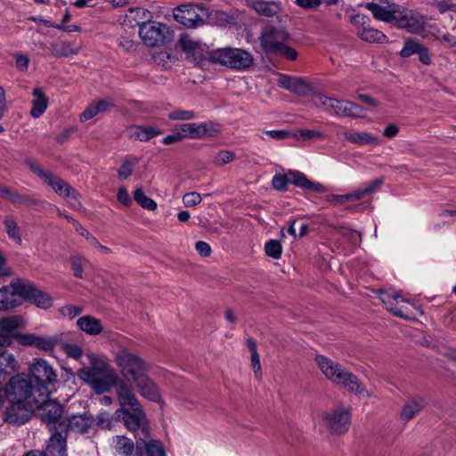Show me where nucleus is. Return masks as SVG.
I'll return each instance as SVG.
<instances>
[{
  "label": "nucleus",
  "instance_id": "f257e3e1",
  "mask_svg": "<svg viewBox=\"0 0 456 456\" xmlns=\"http://www.w3.org/2000/svg\"><path fill=\"white\" fill-rule=\"evenodd\" d=\"M20 299L42 309L53 305L52 297L26 280H16L0 289V309L8 310L20 304Z\"/></svg>",
  "mask_w": 456,
  "mask_h": 456
},
{
  "label": "nucleus",
  "instance_id": "f03ea898",
  "mask_svg": "<svg viewBox=\"0 0 456 456\" xmlns=\"http://www.w3.org/2000/svg\"><path fill=\"white\" fill-rule=\"evenodd\" d=\"M364 6L376 20L391 23L411 33H417L423 28L424 20L419 14L398 4L380 0L366 3Z\"/></svg>",
  "mask_w": 456,
  "mask_h": 456
},
{
  "label": "nucleus",
  "instance_id": "7ed1b4c3",
  "mask_svg": "<svg viewBox=\"0 0 456 456\" xmlns=\"http://www.w3.org/2000/svg\"><path fill=\"white\" fill-rule=\"evenodd\" d=\"M86 357L90 366L77 370V377L87 383L96 394L109 392L122 381L118 382V376L105 358L86 353Z\"/></svg>",
  "mask_w": 456,
  "mask_h": 456
},
{
  "label": "nucleus",
  "instance_id": "20e7f679",
  "mask_svg": "<svg viewBox=\"0 0 456 456\" xmlns=\"http://www.w3.org/2000/svg\"><path fill=\"white\" fill-rule=\"evenodd\" d=\"M117 398L121 408L116 411L121 417L126 427L132 430L149 436L146 416L133 388L125 381L117 386Z\"/></svg>",
  "mask_w": 456,
  "mask_h": 456
},
{
  "label": "nucleus",
  "instance_id": "39448f33",
  "mask_svg": "<svg viewBox=\"0 0 456 456\" xmlns=\"http://www.w3.org/2000/svg\"><path fill=\"white\" fill-rule=\"evenodd\" d=\"M315 362L322 373L333 384L343 387L349 393L363 397L370 396L358 378L339 363L323 355H317Z\"/></svg>",
  "mask_w": 456,
  "mask_h": 456
},
{
  "label": "nucleus",
  "instance_id": "423d86ee",
  "mask_svg": "<svg viewBox=\"0 0 456 456\" xmlns=\"http://www.w3.org/2000/svg\"><path fill=\"white\" fill-rule=\"evenodd\" d=\"M312 102L314 106L322 108L331 116L340 118L351 117L354 118L364 116L363 109L360 105L350 101L328 97L321 93L314 94Z\"/></svg>",
  "mask_w": 456,
  "mask_h": 456
},
{
  "label": "nucleus",
  "instance_id": "0eeeda50",
  "mask_svg": "<svg viewBox=\"0 0 456 456\" xmlns=\"http://www.w3.org/2000/svg\"><path fill=\"white\" fill-rule=\"evenodd\" d=\"M8 401H20L37 404L42 400L37 388L27 374H17L4 387Z\"/></svg>",
  "mask_w": 456,
  "mask_h": 456
},
{
  "label": "nucleus",
  "instance_id": "6e6552de",
  "mask_svg": "<svg viewBox=\"0 0 456 456\" xmlns=\"http://www.w3.org/2000/svg\"><path fill=\"white\" fill-rule=\"evenodd\" d=\"M27 375L37 387L41 399L49 396L58 377L53 366L46 360L41 358L35 360L29 365Z\"/></svg>",
  "mask_w": 456,
  "mask_h": 456
},
{
  "label": "nucleus",
  "instance_id": "1a4fd4ad",
  "mask_svg": "<svg viewBox=\"0 0 456 456\" xmlns=\"http://www.w3.org/2000/svg\"><path fill=\"white\" fill-rule=\"evenodd\" d=\"M114 360L120 374L127 381L134 382L148 370L145 361L126 347H120L115 353Z\"/></svg>",
  "mask_w": 456,
  "mask_h": 456
},
{
  "label": "nucleus",
  "instance_id": "9d476101",
  "mask_svg": "<svg viewBox=\"0 0 456 456\" xmlns=\"http://www.w3.org/2000/svg\"><path fill=\"white\" fill-rule=\"evenodd\" d=\"M209 60L223 66H227L235 69H244L248 68L253 58L251 54L240 48H220L209 54Z\"/></svg>",
  "mask_w": 456,
  "mask_h": 456
},
{
  "label": "nucleus",
  "instance_id": "9b49d317",
  "mask_svg": "<svg viewBox=\"0 0 456 456\" xmlns=\"http://www.w3.org/2000/svg\"><path fill=\"white\" fill-rule=\"evenodd\" d=\"M31 168L33 172L44 180V182L47 183L56 193L66 198L72 208H77L80 206L77 192L64 180L48 171L44 170L39 165H33Z\"/></svg>",
  "mask_w": 456,
  "mask_h": 456
},
{
  "label": "nucleus",
  "instance_id": "f8f14e48",
  "mask_svg": "<svg viewBox=\"0 0 456 456\" xmlns=\"http://www.w3.org/2000/svg\"><path fill=\"white\" fill-rule=\"evenodd\" d=\"M139 35L146 45L152 47L162 45L171 38V32L166 24L152 20L139 21Z\"/></svg>",
  "mask_w": 456,
  "mask_h": 456
},
{
  "label": "nucleus",
  "instance_id": "ddd939ff",
  "mask_svg": "<svg viewBox=\"0 0 456 456\" xmlns=\"http://www.w3.org/2000/svg\"><path fill=\"white\" fill-rule=\"evenodd\" d=\"M36 411L51 431L60 430L63 426V407L59 403L48 400V397L44 398L38 403Z\"/></svg>",
  "mask_w": 456,
  "mask_h": 456
},
{
  "label": "nucleus",
  "instance_id": "4468645a",
  "mask_svg": "<svg viewBox=\"0 0 456 456\" xmlns=\"http://www.w3.org/2000/svg\"><path fill=\"white\" fill-rule=\"evenodd\" d=\"M291 180H289L286 175H275L272 180V185L275 190L284 191L287 188L289 183L300 187L305 190H308L315 192H326L327 188L317 182L310 181L306 175L299 171L289 172Z\"/></svg>",
  "mask_w": 456,
  "mask_h": 456
},
{
  "label": "nucleus",
  "instance_id": "2eb2a0df",
  "mask_svg": "<svg viewBox=\"0 0 456 456\" xmlns=\"http://www.w3.org/2000/svg\"><path fill=\"white\" fill-rule=\"evenodd\" d=\"M351 412L349 408L337 407L322 414V422L327 429L336 435L344 434L350 425Z\"/></svg>",
  "mask_w": 456,
  "mask_h": 456
},
{
  "label": "nucleus",
  "instance_id": "dca6fc26",
  "mask_svg": "<svg viewBox=\"0 0 456 456\" xmlns=\"http://www.w3.org/2000/svg\"><path fill=\"white\" fill-rule=\"evenodd\" d=\"M37 404L20 401H9L4 413L5 422L12 425H22L28 421L36 412Z\"/></svg>",
  "mask_w": 456,
  "mask_h": 456
},
{
  "label": "nucleus",
  "instance_id": "f3484780",
  "mask_svg": "<svg viewBox=\"0 0 456 456\" xmlns=\"http://www.w3.org/2000/svg\"><path fill=\"white\" fill-rule=\"evenodd\" d=\"M351 22L357 27V35L362 40L376 44L387 42V37L383 32L370 27V19L367 15L357 13L352 16Z\"/></svg>",
  "mask_w": 456,
  "mask_h": 456
},
{
  "label": "nucleus",
  "instance_id": "a211bd4d",
  "mask_svg": "<svg viewBox=\"0 0 456 456\" xmlns=\"http://www.w3.org/2000/svg\"><path fill=\"white\" fill-rule=\"evenodd\" d=\"M379 298L387 309L395 315L407 320L414 318L413 314L407 306L399 305L400 303L411 304V301L400 292L395 290L381 291Z\"/></svg>",
  "mask_w": 456,
  "mask_h": 456
},
{
  "label": "nucleus",
  "instance_id": "6ab92c4d",
  "mask_svg": "<svg viewBox=\"0 0 456 456\" xmlns=\"http://www.w3.org/2000/svg\"><path fill=\"white\" fill-rule=\"evenodd\" d=\"M132 384L134 387L131 384L128 385L134 391L136 390L142 397L153 403H161L162 395L160 389L157 383L147 375V372L138 376Z\"/></svg>",
  "mask_w": 456,
  "mask_h": 456
},
{
  "label": "nucleus",
  "instance_id": "aec40b11",
  "mask_svg": "<svg viewBox=\"0 0 456 456\" xmlns=\"http://www.w3.org/2000/svg\"><path fill=\"white\" fill-rule=\"evenodd\" d=\"M289 35L283 29L267 28L261 36V45L268 53L275 54L288 40Z\"/></svg>",
  "mask_w": 456,
  "mask_h": 456
},
{
  "label": "nucleus",
  "instance_id": "412c9836",
  "mask_svg": "<svg viewBox=\"0 0 456 456\" xmlns=\"http://www.w3.org/2000/svg\"><path fill=\"white\" fill-rule=\"evenodd\" d=\"M18 341L23 346H35L43 351L53 350L61 341V335L39 336L25 334L18 337Z\"/></svg>",
  "mask_w": 456,
  "mask_h": 456
},
{
  "label": "nucleus",
  "instance_id": "4be33fe9",
  "mask_svg": "<svg viewBox=\"0 0 456 456\" xmlns=\"http://www.w3.org/2000/svg\"><path fill=\"white\" fill-rule=\"evenodd\" d=\"M175 20L187 28H197L204 23L195 6L183 4L174 10Z\"/></svg>",
  "mask_w": 456,
  "mask_h": 456
},
{
  "label": "nucleus",
  "instance_id": "5701e85b",
  "mask_svg": "<svg viewBox=\"0 0 456 456\" xmlns=\"http://www.w3.org/2000/svg\"><path fill=\"white\" fill-rule=\"evenodd\" d=\"M278 85L300 96H305L312 91L311 85L305 78L284 74L279 77Z\"/></svg>",
  "mask_w": 456,
  "mask_h": 456
},
{
  "label": "nucleus",
  "instance_id": "b1692460",
  "mask_svg": "<svg viewBox=\"0 0 456 456\" xmlns=\"http://www.w3.org/2000/svg\"><path fill=\"white\" fill-rule=\"evenodd\" d=\"M94 419L87 413L71 415L67 419H63V426L60 430L63 433L68 430L76 433H86L93 425Z\"/></svg>",
  "mask_w": 456,
  "mask_h": 456
},
{
  "label": "nucleus",
  "instance_id": "393cba45",
  "mask_svg": "<svg viewBox=\"0 0 456 456\" xmlns=\"http://www.w3.org/2000/svg\"><path fill=\"white\" fill-rule=\"evenodd\" d=\"M44 455L67 456L66 437L61 430L52 431Z\"/></svg>",
  "mask_w": 456,
  "mask_h": 456
},
{
  "label": "nucleus",
  "instance_id": "a878e982",
  "mask_svg": "<svg viewBox=\"0 0 456 456\" xmlns=\"http://www.w3.org/2000/svg\"><path fill=\"white\" fill-rule=\"evenodd\" d=\"M127 136L133 140L147 142L161 134L163 130L151 126L132 125L127 127Z\"/></svg>",
  "mask_w": 456,
  "mask_h": 456
},
{
  "label": "nucleus",
  "instance_id": "bb28decb",
  "mask_svg": "<svg viewBox=\"0 0 456 456\" xmlns=\"http://www.w3.org/2000/svg\"><path fill=\"white\" fill-rule=\"evenodd\" d=\"M341 134L345 141L359 146L379 145L381 143V140L378 136L370 133L350 131L343 132Z\"/></svg>",
  "mask_w": 456,
  "mask_h": 456
},
{
  "label": "nucleus",
  "instance_id": "cd10ccee",
  "mask_svg": "<svg viewBox=\"0 0 456 456\" xmlns=\"http://www.w3.org/2000/svg\"><path fill=\"white\" fill-rule=\"evenodd\" d=\"M78 329L90 336H97L103 332L104 326L101 320L93 315H83L77 320Z\"/></svg>",
  "mask_w": 456,
  "mask_h": 456
},
{
  "label": "nucleus",
  "instance_id": "c85d7f7f",
  "mask_svg": "<svg viewBox=\"0 0 456 456\" xmlns=\"http://www.w3.org/2000/svg\"><path fill=\"white\" fill-rule=\"evenodd\" d=\"M248 5L257 14L265 17H273L281 11V4L274 1L248 0Z\"/></svg>",
  "mask_w": 456,
  "mask_h": 456
},
{
  "label": "nucleus",
  "instance_id": "c756f323",
  "mask_svg": "<svg viewBox=\"0 0 456 456\" xmlns=\"http://www.w3.org/2000/svg\"><path fill=\"white\" fill-rule=\"evenodd\" d=\"M384 183L383 178H376L368 183H362L359 188L350 193H346V201H354L365 198L375 192Z\"/></svg>",
  "mask_w": 456,
  "mask_h": 456
},
{
  "label": "nucleus",
  "instance_id": "7c9ffc66",
  "mask_svg": "<svg viewBox=\"0 0 456 456\" xmlns=\"http://www.w3.org/2000/svg\"><path fill=\"white\" fill-rule=\"evenodd\" d=\"M34 99L31 102L32 108L30 115L34 118L41 117L48 107V98L45 96L41 87H36L32 91Z\"/></svg>",
  "mask_w": 456,
  "mask_h": 456
},
{
  "label": "nucleus",
  "instance_id": "2f4dec72",
  "mask_svg": "<svg viewBox=\"0 0 456 456\" xmlns=\"http://www.w3.org/2000/svg\"><path fill=\"white\" fill-rule=\"evenodd\" d=\"M25 325V322L20 316H9L0 319V330L7 332L14 337L18 340V337L21 335L18 332V330Z\"/></svg>",
  "mask_w": 456,
  "mask_h": 456
},
{
  "label": "nucleus",
  "instance_id": "473e14b6",
  "mask_svg": "<svg viewBox=\"0 0 456 456\" xmlns=\"http://www.w3.org/2000/svg\"><path fill=\"white\" fill-rule=\"evenodd\" d=\"M179 43L182 50L188 54V57H192L195 61L201 60L203 48L200 43L192 40L189 36H182Z\"/></svg>",
  "mask_w": 456,
  "mask_h": 456
},
{
  "label": "nucleus",
  "instance_id": "72a5a7b5",
  "mask_svg": "<svg viewBox=\"0 0 456 456\" xmlns=\"http://www.w3.org/2000/svg\"><path fill=\"white\" fill-rule=\"evenodd\" d=\"M145 448L146 453L148 456H166V451L163 444L155 439L150 440L148 443L140 439L136 442L137 450Z\"/></svg>",
  "mask_w": 456,
  "mask_h": 456
},
{
  "label": "nucleus",
  "instance_id": "f704fd0d",
  "mask_svg": "<svg viewBox=\"0 0 456 456\" xmlns=\"http://www.w3.org/2000/svg\"><path fill=\"white\" fill-rule=\"evenodd\" d=\"M116 451L124 456H132L134 452V443L131 439L125 436H116L113 440Z\"/></svg>",
  "mask_w": 456,
  "mask_h": 456
},
{
  "label": "nucleus",
  "instance_id": "c9c22d12",
  "mask_svg": "<svg viewBox=\"0 0 456 456\" xmlns=\"http://www.w3.org/2000/svg\"><path fill=\"white\" fill-rule=\"evenodd\" d=\"M17 370V361L13 354L4 352L0 354V370L11 374Z\"/></svg>",
  "mask_w": 456,
  "mask_h": 456
},
{
  "label": "nucleus",
  "instance_id": "e433bc0d",
  "mask_svg": "<svg viewBox=\"0 0 456 456\" xmlns=\"http://www.w3.org/2000/svg\"><path fill=\"white\" fill-rule=\"evenodd\" d=\"M139 159L136 157H129L124 160L118 170V176L119 179H127L132 174L138 164Z\"/></svg>",
  "mask_w": 456,
  "mask_h": 456
},
{
  "label": "nucleus",
  "instance_id": "4c0bfd02",
  "mask_svg": "<svg viewBox=\"0 0 456 456\" xmlns=\"http://www.w3.org/2000/svg\"><path fill=\"white\" fill-rule=\"evenodd\" d=\"M422 407L423 401L421 399L407 402L402 410V418L404 419L413 418L422 409Z\"/></svg>",
  "mask_w": 456,
  "mask_h": 456
},
{
  "label": "nucleus",
  "instance_id": "58836bf2",
  "mask_svg": "<svg viewBox=\"0 0 456 456\" xmlns=\"http://www.w3.org/2000/svg\"><path fill=\"white\" fill-rule=\"evenodd\" d=\"M338 234L346 240L351 246L355 247L361 243V233L349 227L341 226L338 231Z\"/></svg>",
  "mask_w": 456,
  "mask_h": 456
},
{
  "label": "nucleus",
  "instance_id": "ea45409f",
  "mask_svg": "<svg viewBox=\"0 0 456 456\" xmlns=\"http://www.w3.org/2000/svg\"><path fill=\"white\" fill-rule=\"evenodd\" d=\"M134 199L142 208L145 209L155 210L158 207L157 203L152 199L147 197L144 194L143 190L140 187L134 191Z\"/></svg>",
  "mask_w": 456,
  "mask_h": 456
},
{
  "label": "nucleus",
  "instance_id": "a19ab883",
  "mask_svg": "<svg viewBox=\"0 0 456 456\" xmlns=\"http://www.w3.org/2000/svg\"><path fill=\"white\" fill-rule=\"evenodd\" d=\"M221 133V125L213 121L200 122V139L216 137Z\"/></svg>",
  "mask_w": 456,
  "mask_h": 456
},
{
  "label": "nucleus",
  "instance_id": "79ce46f5",
  "mask_svg": "<svg viewBox=\"0 0 456 456\" xmlns=\"http://www.w3.org/2000/svg\"><path fill=\"white\" fill-rule=\"evenodd\" d=\"M78 52L79 46L69 42H62L54 48V54L58 57H68Z\"/></svg>",
  "mask_w": 456,
  "mask_h": 456
},
{
  "label": "nucleus",
  "instance_id": "37998d69",
  "mask_svg": "<svg viewBox=\"0 0 456 456\" xmlns=\"http://www.w3.org/2000/svg\"><path fill=\"white\" fill-rule=\"evenodd\" d=\"M183 138L200 139V122L180 125Z\"/></svg>",
  "mask_w": 456,
  "mask_h": 456
},
{
  "label": "nucleus",
  "instance_id": "c03bdc74",
  "mask_svg": "<svg viewBox=\"0 0 456 456\" xmlns=\"http://www.w3.org/2000/svg\"><path fill=\"white\" fill-rule=\"evenodd\" d=\"M0 198L9 200L13 203H28V200L8 187L0 185Z\"/></svg>",
  "mask_w": 456,
  "mask_h": 456
},
{
  "label": "nucleus",
  "instance_id": "a18cd8bd",
  "mask_svg": "<svg viewBox=\"0 0 456 456\" xmlns=\"http://www.w3.org/2000/svg\"><path fill=\"white\" fill-rule=\"evenodd\" d=\"M423 45L413 39L405 41L403 47L400 51V55L403 58H408L413 54H417Z\"/></svg>",
  "mask_w": 456,
  "mask_h": 456
},
{
  "label": "nucleus",
  "instance_id": "49530a36",
  "mask_svg": "<svg viewBox=\"0 0 456 456\" xmlns=\"http://www.w3.org/2000/svg\"><path fill=\"white\" fill-rule=\"evenodd\" d=\"M265 251L268 256L279 259L281 256L282 247L278 240H271L265 243Z\"/></svg>",
  "mask_w": 456,
  "mask_h": 456
},
{
  "label": "nucleus",
  "instance_id": "de8ad7c7",
  "mask_svg": "<svg viewBox=\"0 0 456 456\" xmlns=\"http://www.w3.org/2000/svg\"><path fill=\"white\" fill-rule=\"evenodd\" d=\"M4 224L9 238L12 239L17 243H21V238L19 232L17 223L12 218H6L4 221Z\"/></svg>",
  "mask_w": 456,
  "mask_h": 456
},
{
  "label": "nucleus",
  "instance_id": "09e8293b",
  "mask_svg": "<svg viewBox=\"0 0 456 456\" xmlns=\"http://www.w3.org/2000/svg\"><path fill=\"white\" fill-rule=\"evenodd\" d=\"M93 102L98 114L109 112L115 107V102L111 97L96 100Z\"/></svg>",
  "mask_w": 456,
  "mask_h": 456
},
{
  "label": "nucleus",
  "instance_id": "8fccbe9b",
  "mask_svg": "<svg viewBox=\"0 0 456 456\" xmlns=\"http://www.w3.org/2000/svg\"><path fill=\"white\" fill-rule=\"evenodd\" d=\"M70 262L74 276L83 278L84 267L87 265V261L81 256H75L71 257Z\"/></svg>",
  "mask_w": 456,
  "mask_h": 456
},
{
  "label": "nucleus",
  "instance_id": "3c124183",
  "mask_svg": "<svg viewBox=\"0 0 456 456\" xmlns=\"http://www.w3.org/2000/svg\"><path fill=\"white\" fill-rule=\"evenodd\" d=\"M129 12L134 15V19L136 20L137 25L139 26V21L145 20V22H149L151 20L152 15L151 12L147 9L142 7H134L130 8Z\"/></svg>",
  "mask_w": 456,
  "mask_h": 456
},
{
  "label": "nucleus",
  "instance_id": "603ef678",
  "mask_svg": "<svg viewBox=\"0 0 456 456\" xmlns=\"http://www.w3.org/2000/svg\"><path fill=\"white\" fill-rule=\"evenodd\" d=\"M196 118L193 110H176L168 114L171 120H191Z\"/></svg>",
  "mask_w": 456,
  "mask_h": 456
},
{
  "label": "nucleus",
  "instance_id": "864d4df0",
  "mask_svg": "<svg viewBox=\"0 0 456 456\" xmlns=\"http://www.w3.org/2000/svg\"><path fill=\"white\" fill-rule=\"evenodd\" d=\"M201 200V195L196 191L188 192L183 196V203L186 208L195 207L199 205Z\"/></svg>",
  "mask_w": 456,
  "mask_h": 456
},
{
  "label": "nucleus",
  "instance_id": "5fc2aeb1",
  "mask_svg": "<svg viewBox=\"0 0 456 456\" xmlns=\"http://www.w3.org/2000/svg\"><path fill=\"white\" fill-rule=\"evenodd\" d=\"M235 155L231 151H220L214 159V163L217 166H222L232 162Z\"/></svg>",
  "mask_w": 456,
  "mask_h": 456
},
{
  "label": "nucleus",
  "instance_id": "6e6d98bb",
  "mask_svg": "<svg viewBox=\"0 0 456 456\" xmlns=\"http://www.w3.org/2000/svg\"><path fill=\"white\" fill-rule=\"evenodd\" d=\"M293 136L303 140H310L313 138H322L323 134L316 130L301 129L292 134Z\"/></svg>",
  "mask_w": 456,
  "mask_h": 456
},
{
  "label": "nucleus",
  "instance_id": "4d7b16f0",
  "mask_svg": "<svg viewBox=\"0 0 456 456\" xmlns=\"http://www.w3.org/2000/svg\"><path fill=\"white\" fill-rule=\"evenodd\" d=\"M82 307L77 305H65L60 309V313L64 317H69V319H73L74 317L79 315L82 313Z\"/></svg>",
  "mask_w": 456,
  "mask_h": 456
},
{
  "label": "nucleus",
  "instance_id": "13d9d810",
  "mask_svg": "<svg viewBox=\"0 0 456 456\" xmlns=\"http://www.w3.org/2000/svg\"><path fill=\"white\" fill-rule=\"evenodd\" d=\"M183 138V132L181 131L180 127L175 128L173 130V133L171 134H168L165 136L162 139V143L166 145H170L175 142H178L182 141Z\"/></svg>",
  "mask_w": 456,
  "mask_h": 456
},
{
  "label": "nucleus",
  "instance_id": "bf43d9fd",
  "mask_svg": "<svg viewBox=\"0 0 456 456\" xmlns=\"http://www.w3.org/2000/svg\"><path fill=\"white\" fill-rule=\"evenodd\" d=\"M112 416L110 412L102 411L96 417V422L102 428H110Z\"/></svg>",
  "mask_w": 456,
  "mask_h": 456
},
{
  "label": "nucleus",
  "instance_id": "052dcab7",
  "mask_svg": "<svg viewBox=\"0 0 456 456\" xmlns=\"http://www.w3.org/2000/svg\"><path fill=\"white\" fill-rule=\"evenodd\" d=\"M65 352L68 354V356L77 360L80 359L81 357H86V354H83L81 347L78 346L77 345H66Z\"/></svg>",
  "mask_w": 456,
  "mask_h": 456
},
{
  "label": "nucleus",
  "instance_id": "680f3d73",
  "mask_svg": "<svg viewBox=\"0 0 456 456\" xmlns=\"http://www.w3.org/2000/svg\"><path fill=\"white\" fill-rule=\"evenodd\" d=\"M275 54L285 57L290 61H295L297 57V51L291 47L287 46L285 44L281 45L280 50Z\"/></svg>",
  "mask_w": 456,
  "mask_h": 456
},
{
  "label": "nucleus",
  "instance_id": "e2e57ef3",
  "mask_svg": "<svg viewBox=\"0 0 456 456\" xmlns=\"http://www.w3.org/2000/svg\"><path fill=\"white\" fill-rule=\"evenodd\" d=\"M98 113L96 112L95 106L94 102L89 104L86 109L81 113L79 120L81 122H86L87 120H90L94 118L95 116H97Z\"/></svg>",
  "mask_w": 456,
  "mask_h": 456
},
{
  "label": "nucleus",
  "instance_id": "0e129e2a",
  "mask_svg": "<svg viewBox=\"0 0 456 456\" xmlns=\"http://www.w3.org/2000/svg\"><path fill=\"white\" fill-rule=\"evenodd\" d=\"M264 134L275 140H283L289 135H292V134L287 130H266L264 131Z\"/></svg>",
  "mask_w": 456,
  "mask_h": 456
},
{
  "label": "nucleus",
  "instance_id": "69168bd1",
  "mask_svg": "<svg viewBox=\"0 0 456 456\" xmlns=\"http://www.w3.org/2000/svg\"><path fill=\"white\" fill-rule=\"evenodd\" d=\"M16 67L20 71L28 69L29 58L27 55L16 53L15 54Z\"/></svg>",
  "mask_w": 456,
  "mask_h": 456
},
{
  "label": "nucleus",
  "instance_id": "338daca9",
  "mask_svg": "<svg viewBox=\"0 0 456 456\" xmlns=\"http://www.w3.org/2000/svg\"><path fill=\"white\" fill-rule=\"evenodd\" d=\"M438 40L441 44H443L446 47H456V37L449 34L444 33L439 37Z\"/></svg>",
  "mask_w": 456,
  "mask_h": 456
},
{
  "label": "nucleus",
  "instance_id": "774afa93",
  "mask_svg": "<svg viewBox=\"0 0 456 456\" xmlns=\"http://www.w3.org/2000/svg\"><path fill=\"white\" fill-rule=\"evenodd\" d=\"M118 200L125 205V206H130L132 203V199L127 191V190L124 187H121L117 194Z\"/></svg>",
  "mask_w": 456,
  "mask_h": 456
}]
</instances>
